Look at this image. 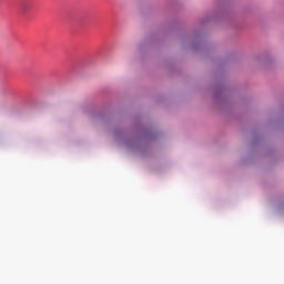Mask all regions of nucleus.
Returning <instances> with one entry per match:
<instances>
[{
	"instance_id": "1",
	"label": "nucleus",
	"mask_w": 284,
	"mask_h": 284,
	"mask_svg": "<svg viewBox=\"0 0 284 284\" xmlns=\"http://www.w3.org/2000/svg\"><path fill=\"white\" fill-rule=\"evenodd\" d=\"M29 10H30V2L29 1L22 2L20 6V11L22 12V14H27Z\"/></svg>"
}]
</instances>
